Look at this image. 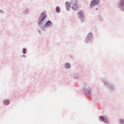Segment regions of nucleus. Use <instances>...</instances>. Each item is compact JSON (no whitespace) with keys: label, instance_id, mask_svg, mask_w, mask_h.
<instances>
[{"label":"nucleus","instance_id":"obj_1","mask_svg":"<svg viewBox=\"0 0 124 124\" xmlns=\"http://www.w3.org/2000/svg\"><path fill=\"white\" fill-rule=\"evenodd\" d=\"M78 1L77 0H74L71 2L70 4L69 2H66L65 3L66 4V8L68 11H69V9L70 8V5L72 7V9L75 10V11H77L79 8V6L78 5Z\"/></svg>","mask_w":124,"mask_h":124},{"label":"nucleus","instance_id":"obj_2","mask_svg":"<svg viewBox=\"0 0 124 124\" xmlns=\"http://www.w3.org/2000/svg\"><path fill=\"white\" fill-rule=\"evenodd\" d=\"M78 15L79 19L81 21V23H84V22H85V16L84 15V12L82 11H79L78 13Z\"/></svg>","mask_w":124,"mask_h":124},{"label":"nucleus","instance_id":"obj_3","mask_svg":"<svg viewBox=\"0 0 124 124\" xmlns=\"http://www.w3.org/2000/svg\"><path fill=\"white\" fill-rule=\"evenodd\" d=\"M46 17H47V16L46 15V13L43 12L41 14V16L39 19V24H40L42 21H44L45 19L46 18Z\"/></svg>","mask_w":124,"mask_h":124},{"label":"nucleus","instance_id":"obj_4","mask_svg":"<svg viewBox=\"0 0 124 124\" xmlns=\"http://www.w3.org/2000/svg\"><path fill=\"white\" fill-rule=\"evenodd\" d=\"M100 1V0H93L90 4V8H93V6L97 5Z\"/></svg>","mask_w":124,"mask_h":124},{"label":"nucleus","instance_id":"obj_5","mask_svg":"<svg viewBox=\"0 0 124 124\" xmlns=\"http://www.w3.org/2000/svg\"><path fill=\"white\" fill-rule=\"evenodd\" d=\"M92 38H93V33H89L87 37L86 38V39L85 40V42L86 43H89V40L92 39Z\"/></svg>","mask_w":124,"mask_h":124},{"label":"nucleus","instance_id":"obj_6","mask_svg":"<svg viewBox=\"0 0 124 124\" xmlns=\"http://www.w3.org/2000/svg\"><path fill=\"white\" fill-rule=\"evenodd\" d=\"M99 119V120L101 121V122H104V123H108L106 117L100 116Z\"/></svg>","mask_w":124,"mask_h":124},{"label":"nucleus","instance_id":"obj_7","mask_svg":"<svg viewBox=\"0 0 124 124\" xmlns=\"http://www.w3.org/2000/svg\"><path fill=\"white\" fill-rule=\"evenodd\" d=\"M50 26H52V22H51L50 21H48L46 24V27H50Z\"/></svg>","mask_w":124,"mask_h":124},{"label":"nucleus","instance_id":"obj_8","mask_svg":"<svg viewBox=\"0 0 124 124\" xmlns=\"http://www.w3.org/2000/svg\"><path fill=\"white\" fill-rule=\"evenodd\" d=\"M9 103L10 102L8 100H6L3 102V104H4V105H9Z\"/></svg>","mask_w":124,"mask_h":124},{"label":"nucleus","instance_id":"obj_9","mask_svg":"<svg viewBox=\"0 0 124 124\" xmlns=\"http://www.w3.org/2000/svg\"><path fill=\"white\" fill-rule=\"evenodd\" d=\"M65 68H70V64L68 63H67L65 64Z\"/></svg>","mask_w":124,"mask_h":124},{"label":"nucleus","instance_id":"obj_10","mask_svg":"<svg viewBox=\"0 0 124 124\" xmlns=\"http://www.w3.org/2000/svg\"><path fill=\"white\" fill-rule=\"evenodd\" d=\"M120 6H123L124 5V0H121L120 3Z\"/></svg>","mask_w":124,"mask_h":124},{"label":"nucleus","instance_id":"obj_11","mask_svg":"<svg viewBox=\"0 0 124 124\" xmlns=\"http://www.w3.org/2000/svg\"><path fill=\"white\" fill-rule=\"evenodd\" d=\"M56 11L57 13H59L60 12V8L59 7H57L56 8Z\"/></svg>","mask_w":124,"mask_h":124},{"label":"nucleus","instance_id":"obj_12","mask_svg":"<svg viewBox=\"0 0 124 124\" xmlns=\"http://www.w3.org/2000/svg\"><path fill=\"white\" fill-rule=\"evenodd\" d=\"M27 53V49L25 48H23V54H26Z\"/></svg>","mask_w":124,"mask_h":124},{"label":"nucleus","instance_id":"obj_13","mask_svg":"<svg viewBox=\"0 0 124 124\" xmlns=\"http://www.w3.org/2000/svg\"><path fill=\"white\" fill-rule=\"evenodd\" d=\"M124 120L123 119L120 120V124H124Z\"/></svg>","mask_w":124,"mask_h":124},{"label":"nucleus","instance_id":"obj_14","mask_svg":"<svg viewBox=\"0 0 124 124\" xmlns=\"http://www.w3.org/2000/svg\"><path fill=\"white\" fill-rule=\"evenodd\" d=\"M96 10H97V8H96Z\"/></svg>","mask_w":124,"mask_h":124}]
</instances>
